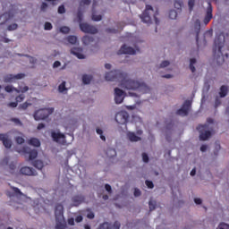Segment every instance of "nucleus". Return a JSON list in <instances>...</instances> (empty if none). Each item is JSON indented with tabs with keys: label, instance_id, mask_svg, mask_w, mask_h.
Returning a JSON list of instances; mask_svg holds the SVG:
<instances>
[{
	"label": "nucleus",
	"instance_id": "4468645a",
	"mask_svg": "<svg viewBox=\"0 0 229 229\" xmlns=\"http://www.w3.org/2000/svg\"><path fill=\"white\" fill-rule=\"evenodd\" d=\"M213 9H212V3L208 2V7H207V11H206V15L204 18V24L207 26V24H208V22H210V21H212V14Z\"/></svg>",
	"mask_w": 229,
	"mask_h": 229
},
{
	"label": "nucleus",
	"instance_id": "4d7b16f0",
	"mask_svg": "<svg viewBox=\"0 0 229 229\" xmlns=\"http://www.w3.org/2000/svg\"><path fill=\"white\" fill-rule=\"evenodd\" d=\"M17 105H19L16 101L15 102H10L7 106L11 108H17Z\"/></svg>",
	"mask_w": 229,
	"mask_h": 229
},
{
	"label": "nucleus",
	"instance_id": "a18cd8bd",
	"mask_svg": "<svg viewBox=\"0 0 229 229\" xmlns=\"http://www.w3.org/2000/svg\"><path fill=\"white\" fill-rule=\"evenodd\" d=\"M148 207H149V210L153 211L157 208V203L155 201H153V200H150L148 202Z\"/></svg>",
	"mask_w": 229,
	"mask_h": 229
},
{
	"label": "nucleus",
	"instance_id": "338daca9",
	"mask_svg": "<svg viewBox=\"0 0 229 229\" xmlns=\"http://www.w3.org/2000/svg\"><path fill=\"white\" fill-rule=\"evenodd\" d=\"M45 10H47V3H42L41 12H45Z\"/></svg>",
	"mask_w": 229,
	"mask_h": 229
},
{
	"label": "nucleus",
	"instance_id": "bf43d9fd",
	"mask_svg": "<svg viewBox=\"0 0 229 229\" xmlns=\"http://www.w3.org/2000/svg\"><path fill=\"white\" fill-rule=\"evenodd\" d=\"M0 42H4V44H8V42H10V39L6 37H0Z\"/></svg>",
	"mask_w": 229,
	"mask_h": 229
},
{
	"label": "nucleus",
	"instance_id": "603ef678",
	"mask_svg": "<svg viewBox=\"0 0 229 229\" xmlns=\"http://www.w3.org/2000/svg\"><path fill=\"white\" fill-rule=\"evenodd\" d=\"M120 228H121V223H119L118 221H115L112 225V229H120Z\"/></svg>",
	"mask_w": 229,
	"mask_h": 229
},
{
	"label": "nucleus",
	"instance_id": "a878e982",
	"mask_svg": "<svg viewBox=\"0 0 229 229\" xmlns=\"http://www.w3.org/2000/svg\"><path fill=\"white\" fill-rule=\"evenodd\" d=\"M106 154L108 158H114V157L117 156V152L114 148H107Z\"/></svg>",
	"mask_w": 229,
	"mask_h": 229
},
{
	"label": "nucleus",
	"instance_id": "79ce46f5",
	"mask_svg": "<svg viewBox=\"0 0 229 229\" xmlns=\"http://www.w3.org/2000/svg\"><path fill=\"white\" fill-rule=\"evenodd\" d=\"M196 24L198 26V31H197V35H196V40L198 42V40H199V28L201 27L199 20L196 21Z\"/></svg>",
	"mask_w": 229,
	"mask_h": 229
},
{
	"label": "nucleus",
	"instance_id": "37998d69",
	"mask_svg": "<svg viewBox=\"0 0 229 229\" xmlns=\"http://www.w3.org/2000/svg\"><path fill=\"white\" fill-rule=\"evenodd\" d=\"M59 92H65L67 90V88H65V81H63L59 87H58Z\"/></svg>",
	"mask_w": 229,
	"mask_h": 229
},
{
	"label": "nucleus",
	"instance_id": "4c0bfd02",
	"mask_svg": "<svg viewBox=\"0 0 229 229\" xmlns=\"http://www.w3.org/2000/svg\"><path fill=\"white\" fill-rule=\"evenodd\" d=\"M44 30H46V31H51V30H53V24L49 21L45 22Z\"/></svg>",
	"mask_w": 229,
	"mask_h": 229
},
{
	"label": "nucleus",
	"instance_id": "a211bd4d",
	"mask_svg": "<svg viewBox=\"0 0 229 229\" xmlns=\"http://www.w3.org/2000/svg\"><path fill=\"white\" fill-rule=\"evenodd\" d=\"M55 217L59 219H64V206L62 204H57L55 210Z\"/></svg>",
	"mask_w": 229,
	"mask_h": 229
},
{
	"label": "nucleus",
	"instance_id": "39448f33",
	"mask_svg": "<svg viewBox=\"0 0 229 229\" xmlns=\"http://www.w3.org/2000/svg\"><path fill=\"white\" fill-rule=\"evenodd\" d=\"M155 10L153 9V6L148 4L146 5V9L143 12V13L140 15V19L142 22L145 24H151V14L154 13Z\"/></svg>",
	"mask_w": 229,
	"mask_h": 229
},
{
	"label": "nucleus",
	"instance_id": "c85d7f7f",
	"mask_svg": "<svg viewBox=\"0 0 229 229\" xmlns=\"http://www.w3.org/2000/svg\"><path fill=\"white\" fill-rule=\"evenodd\" d=\"M4 90H5V92H13V90H14V91L17 92L18 94L21 93V91H20L19 89H15V88H14L13 86H12V85H7V86H5Z\"/></svg>",
	"mask_w": 229,
	"mask_h": 229
},
{
	"label": "nucleus",
	"instance_id": "2eb2a0df",
	"mask_svg": "<svg viewBox=\"0 0 229 229\" xmlns=\"http://www.w3.org/2000/svg\"><path fill=\"white\" fill-rule=\"evenodd\" d=\"M117 55H135V49H133V47H131L123 45L121 47Z\"/></svg>",
	"mask_w": 229,
	"mask_h": 229
},
{
	"label": "nucleus",
	"instance_id": "72a5a7b5",
	"mask_svg": "<svg viewBox=\"0 0 229 229\" xmlns=\"http://www.w3.org/2000/svg\"><path fill=\"white\" fill-rule=\"evenodd\" d=\"M196 4V0H189L188 1V6H189V11L192 12L194 10V5Z\"/></svg>",
	"mask_w": 229,
	"mask_h": 229
},
{
	"label": "nucleus",
	"instance_id": "e2e57ef3",
	"mask_svg": "<svg viewBox=\"0 0 229 229\" xmlns=\"http://www.w3.org/2000/svg\"><path fill=\"white\" fill-rule=\"evenodd\" d=\"M140 194H141V192H140V190H139V189H135L134 190V196L136 197V198H139V196H140Z\"/></svg>",
	"mask_w": 229,
	"mask_h": 229
},
{
	"label": "nucleus",
	"instance_id": "6e6552de",
	"mask_svg": "<svg viewBox=\"0 0 229 229\" xmlns=\"http://www.w3.org/2000/svg\"><path fill=\"white\" fill-rule=\"evenodd\" d=\"M20 153H23L24 155H29V161L35 160L37 157H38V152L37 149H31L30 147L25 146L21 148Z\"/></svg>",
	"mask_w": 229,
	"mask_h": 229
},
{
	"label": "nucleus",
	"instance_id": "0eeeda50",
	"mask_svg": "<svg viewBox=\"0 0 229 229\" xmlns=\"http://www.w3.org/2000/svg\"><path fill=\"white\" fill-rule=\"evenodd\" d=\"M130 114L126 111H120L115 114V121L118 124H126Z\"/></svg>",
	"mask_w": 229,
	"mask_h": 229
},
{
	"label": "nucleus",
	"instance_id": "0e129e2a",
	"mask_svg": "<svg viewBox=\"0 0 229 229\" xmlns=\"http://www.w3.org/2000/svg\"><path fill=\"white\" fill-rule=\"evenodd\" d=\"M105 189L107 192L111 193L112 192V186L110 184H106Z\"/></svg>",
	"mask_w": 229,
	"mask_h": 229
},
{
	"label": "nucleus",
	"instance_id": "58836bf2",
	"mask_svg": "<svg viewBox=\"0 0 229 229\" xmlns=\"http://www.w3.org/2000/svg\"><path fill=\"white\" fill-rule=\"evenodd\" d=\"M31 104L25 102L19 106V110H27L28 106H30Z\"/></svg>",
	"mask_w": 229,
	"mask_h": 229
},
{
	"label": "nucleus",
	"instance_id": "6e6d98bb",
	"mask_svg": "<svg viewBox=\"0 0 229 229\" xmlns=\"http://www.w3.org/2000/svg\"><path fill=\"white\" fill-rule=\"evenodd\" d=\"M80 4L81 6H83V4H86L87 6H89V4H90V0H81Z\"/></svg>",
	"mask_w": 229,
	"mask_h": 229
},
{
	"label": "nucleus",
	"instance_id": "c756f323",
	"mask_svg": "<svg viewBox=\"0 0 229 229\" xmlns=\"http://www.w3.org/2000/svg\"><path fill=\"white\" fill-rule=\"evenodd\" d=\"M67 40L69 44L74 45L78 42V38L76 36H68Z\"/></svg>",
	"mask_w": 229,
	"mask_h": 229
},
{
	"label": "nucleus",
	"instance_id": "4be33fe9",
	"mask_svg": "<svg viewBox=\"0 0 229 229\" xmlns=\"http://www.w3.org/2000/svg\"><path fill=\"white\" fill-rule=\"evenodd\" d=\"M127 137L131 142H139V140H141V138L137 136L135 132H131V131L127 132Z\"/></svg>",
	"mask_w": 229,
	"mask_h": 229
},
{
	"label": "nucleus",
	"instance_id": "c9c22d12",
	"mask_svg": "<svg viewBox=\"0 0 229 229\" xmlns=\"http://www.w3.org/2000/svg\"><path fill=\"white\" fill-rule=\"evenodd\" d=\"M25 98H26V96H24V95H19V96H17L16 98H15V101H16V103L19 105V103H22V101H24V99H25Z\"/></svg>",
	"mask_w": 229,
	"mask_h": 229
},
{
	"label": "nucleus",
	"instance_id": "7c9ffc66",
	"mask_svg": "<svg viewBox=\"0 0 229 229\" xmlns=\"http://www.w3.org/2000/svg\"><path fill=\"white\" fill-rule=\"evenodd\" d=\"M98 229H112V224L106 222L101 224Z\"/></svg>",
	"mask_w": 229,
	"mask_h": 229
},
{
	"label": "nucleus",
	"instance_id": "f8f14e48",
	"mask_svg": "<svg viewBox=\"0 0 229 229\" xmlns=\"http://www.w3.org/2000/svg\"><path fill=\"white\" fill-rule=\"evenodd\" d=\"M22 78H26V74L24 73H17L14 74H7L4 77V81L5 83H12L13 81H15V80H22Z\"/></svg>",
	"mask_w": 229,
	"mask_h": 229
},
{
	"label": "nucleus",
	"instance_id": "473e14b6",
	"mask_svg": "<svg viewBox=\"0 0 229 229\" xmlns=\"http://www.w3.org/2000/svg\"><path fill=\"white\" fill-rule=\"evenodd\" d=\"M92 21H95V22H99V21H101V19H103V16H101V14L97 15L96 13H92L91 16Z\"/></svg>",
	"mask_w": 229,
	"mask_h": 229
},
{
	"label": "nucleus",
	"instance_id": "8fccbe9b",
	"mask_svg": "<svg viewBox=\"0 0 229 229\" xmlns=\"http://www.w3.org/2000/svg\"><path fill=\"white\" fill-rule=\"evenodd\" d=\"M12 190L13 191V192H15V194H19L20 196H22V191H21L19 188L12 187Z\"/></svg>",
	"mask_w": 229,
	"mask_h": 229
},
{
	"label": "nucleus",
	"instance_id": "423d86ee",
	"mask_svg": "<svg viewBox=\"0 0 229 229\" xmlns=\"http://www.w3.org/2000/svg\"><path fill=\"white\" fill-rule=\"evenodd\" d=\"M51 137L54 142H57V144H62L63 146H65V144H67V140H65V134L62 132H56L55 131H52Z\"/></svg>",
	"mask_w": 229,
	"mask_h": 229
},
{
	"label": "nucleus",
	"instance_id": "20e7f679",
	"mask_svg": "<svg viewBox=\"0 0 229 229\" xmlns=\"http://www.w3.org/2000/svg\"><path fill=\"white\" fill-rule=\"evenodd\" d=\"M197 130L199 132L200 140H208L212 137V131H207L208 130V124H200L197 127Z\"/></svg>",
	"mask_w": 229,
	"mask_h": 229
},
{
	"label": "nucleus",
	"instance_id": "69168bd1",
	"mask_svg": "<svg viewBox=\"0 0 229 229\" xmlns=\"http://www.w3.org/2000/svg\"><path fill=\"white\" fill-rule=\"evenodd\" d=\"M62 65V63L60 61H55L53 64L54 69H56L57 67H60Z\"/></svg>",
	"mask_w": 229,
	"mask_h": 229
},
{
	"label": "nucleus",
	"instance_id": "5701e85b",
	"mask_svg": "<svg viewBox=\"0 0 229 229\" xmlns=\"http://www.w3.org/2000/svg\"><path fill=\"white\" fill-rule=\"evenodd\" d=\"M30 146H34V148H40V140L37 138H31L29 140Z\"/></svg>",
	"mask_w": 229,
	"mask_h": 229
},
{
	"label": "nucleus",
	"instance_id": "f03ea898",
	"mask_svg": "<svg viewBox=\"0 0 229 229\" xmlns=\"http://www.w3.org/2000/svg\"><path fill=\"white\" fill-rule=\"evenodd\" d=\"M214 44V56L216 57L217 64L223 65V64H225V56L223 55V52L221 51V49H223L225 46V33L221 32L220 34L216 35Z\"/></svg>",
	"mask_w": 229,
	"mask_h": 229
},
{
	"label": "nucleus",
	"instance_id": "2f4dec72",
	"mask_svg": "<svg viewBox=\"0 0 229 229\" xmlns=\"http://www.w3.org/2000/svg\"><path fill=\"white\" fill-rule=\"evenodd\" d=\"M194 64H196V58H191L190 60V69L191 72H196V67H194Z\"/></svg>",
	"mask_w": 229,
	"mask_h": 229
},
{
	"label": "nucleus",
	"instance_id": "a19ab883",
	"mask_svg": "<svg viewBox=\"0 0 229 229\" xmlns=\"http://www.w3.org/2000/svg\"><path fill=\"white\" fill-rule=\"evenodd\" d=\"M97 133L98 135H100V139L101 140H106V138L105 137V135H103V130L99 129V128H97Z\"/></svg>",
	"mask_w": 229,
	"mask_h": 229
},
{
	"label": "nucleus",
	"instance_id": "052dcab7",
	"mask_svg": "<svg viewBox=\"0 0 229 229\" xmlns=\"http://www.w3.org/2000/svg\"><path fill=\"white\" fill-rule=\"evenodd\" d=\"M65 12V6L60 5L58 7V13H64Z\"/></svg>",
	"mask_w": 229,
	"mask_h": 229
},
{
	"label": "nucleus",
	"instance_id": "864d4df0",
	"mask_svg": "<svg viewBox=\"0 0 229 229\" xmlns=\"http://www.w3.org/2000/svg\"><path fill=\"white\" fill-rule=\"evenodd\" d=\"M145 183L148 189H153V187H155V184H153V182L151 181H146Z\"/></svg>",
	"mask_w": 229,
	"mask_h": 229
},
{
	"label": "nucleus",
	"instance_id": "ea45409f",
	"mask_svg": "<svg viewBox=\"0 0 229 229\" xmlns=\"http://www.w3.org/2000/svg\"><path fill=\"white\" fill-rule=\"evenodd\" d=\"M69 31H71V29L67 26H63L60 28L61 33H64L65 35H67V33H69Z\"/></svg>",
	"mask_w": 229,
	"mask_h": 229
},
{
	"label": "nucleus",
	"instance_id": "393cba45",
	"mask_svg": "<svg viewBox=\"0 0 229 229\" xmlns=\"http://www.w3.org/2000/svg\"><path fill=\"white\" fill-rule=\"evenodd\" d=\"M91 81H92V75H87V74L82 75V82L84 83V85H89L90 84Z\"/></svg>",
	"mask_w": 229,
	"mask_h": 229
},
{
	"label": "nucleus",
	"instance_id": "49530a36",
	"mask_svg": "<svg viewBox=\"0 0 229 229\" xmlns=\"http://www.w3.org/2000/svg\"><path fill=\"white\" fill-rule=\"evenodd\" d=\"M157 15H158V11H156L153 14V17L157 26L160 24V21L158 20Z\"/></svg>",
	"mask_w": 229,
	"mask_h": 229
},
{
	"label": "nucleus",
	"instance_id": "f3484780",
	"mask_svg": "<svg viewBox=\"0 0 229 229\" xmlns=\"http://www.w3.org/2000/svg\"><path fill=\"white\" fill-rule=\"evenodd\" d=\"M72 55H74V56H77L79 60H84L85 55H83V49L81 47H73L71 49Z\"/></svg>",
	"mask_w": 229,
	"mask_h": 229
},
{
	"label": "nucleus",
	"instance_id": "680f3d73",
	"mask_svg": "<svg viewBox=\"0 0 229 229\" xmlns=\"http://www.w3.org/2000/svg\"><path fill=\"white\" fill-rule=\"evenodd\" d=\"M87 217L88 219H94L95 217V215H94V212L90 211L87 214Z\"/></svg>",
	"mask_w": 229,
	"mask_h": 229
},
{
	"label": "nucleus",
	"instance_id": "7ed1b4c3",
	"mask_svg": "<svg viewBox=\"0 0 229 229\" xmlns=\"http://www.w3.org/2000/svg\"><path fill=\"white\" fill-rule=\"evenodd\" d=\"M53 112H55V108L53 107L39 109L34 113V119L35 121H44V119H47Z\"/></svg>",
	"mask_w": 229,
	"mask_h": 229
},
{
	"label": "nucleus",
	"instance_id": "dca6fc26",
	"mask_svg": "<svg viewBox=\"0 0 229 229\" xmlns=\"http://www.w3.org/2000/svg\"><path fill=\"white\" fill-rule=\"evenodd\" d=\"M0 140L3 142L6 149H10V148H12V140L8 138V134L0 133Z\"/></svg>",
	"mask_w": 229,
	"mask_h": 229
},
{
	"label": "nucleus",
	"instance_id": "aec40b11",
	"mask_svg": "<svg viewBox=\"0 0 229 229\" xmlns=\"http://www.w3.org/2000/svg\"><path fill=\"white\" fill-rule=\"evenodd\" d=\"M55 229H65L67 228V224H65V221L63 218L55 217Z\"/></svg>",
	"mask_w": 229,
	"mask_h": 229
},
{
	"label": "nucleus",
	"instance_id": "ddd939ff",
	"mask_svg": "<svg viewBox=\"0 0 229 229\" xmlns=\"http://www.w3.org/2000/svg\"><path fill=\"white\" fill-rule=\"evenodd\" d=\"M124 101V92L119 88L114 89V102L116 105H121Z\"/></svg>",
	"mask_w": 229,
	"mask_h": 229
},
{
	"label": "nucleus",
	"instance_id": "b1692460",
	"mask_svg": "<svg viewBox=\"0 0 229 229\" xmlns=\"http://www.w3.org/2000/svg\"><path fill=\"white\" fill-rule=\"evenodd\" d=\"M94 42V38L91 36H84L82 38V43L84 46H89V44H92Z\"/></svg>",
	"mask_w": 229,
	"mask_h": 229
},
{
	"label": "nucleus",
	"instance_id": "5fc2aeb1",
	"mask_svg": "<svg viewBox=\"0 0 229 229\" xmlns=\"http://www.w3.org/2000/svg\"><path fill=\"white\" fill-rule=\"evenodd\" d=\"M169 61H163L161 64H160V68L161 69H164L165 67H167L169 65Z\"/></svg>",
	"mask_w": 229,
	"mask_h": 229
},
{
	"label": "nucleus",
	"instance_id": "1a4fd4ad",
	"mask_svg": "<svg viewBox=\"0 0 229 229\" xmlns=\"http://www.w3.org/2000/svg\"><path fill=\"white\" fill-rule=\"evenodd\" d=\"M191 105H192V102L191 100L184 101L182 108L177 110L176 112L177 115H182V116L189 115V110H191Z\"/></svg>",
	"mask_w": 229,
	"mask_h": 229
},
{
	"label": "nucleus",
	"instance_id": "6ab92c4d",
	"mask_svg": "<svg viewBox=\"0 0 229 229\" xmlns=\"http://www.w3.org/2000/svg\"><path fill=\"white\" fill-rule=\"evenodd\" d=\"M74 207H79L85 201V197L83 195H77L72 199Z\"/></svg>",
	"mask_w": 229,
	"mask_h": 229
},
{
	"label": "nucleus",
	"instance_id": "13d9d810",
	"mask_svg": "<svg viewBox=\"0 0 229 229\" xmlns=\"http://www.w3.org/2000/svg\"><path fill=\"white\" fill-rule=\"evenodd\" d=\"M18 90L24 94V92H28V90H30V88L28 86H25L23 88H20V89H18Z\"/></svg>",
	"mask_w": 229,
	"mask_h": 229
},
{
	"label": "nucleus",
	"instance_id": "f257e3e1",
	"mask_svg": "<svg viewBox=\"0 0 229 229\" xmlns=\"http://www.w3.org/2000/svg\"><path fill=\"white\" fill-rule=\"evenodd\" d=\"M105 78L106 81H119L120 87L126 90H139L144 94L148 89L146 84L129 79L128 73L121 72L120 70L106 72Z\"/></svg>",
	"mask_w": 229,
	"mask_h": 229
},
{
	"label": "nucleus",
	"instance_id": "9b49d317",
	"mask_svg": "<svg viewBox=\"0 0 229 229\" xmlns=\"http://www.w3.org/2000/svg\"><path fill=\"white\" fill-rule=\"evenodd\" d=\"M20 174H22L23 176H37V174H38L37 173V170H35V168L33 167L22 166L20 169Z\"/></svg>",
	"mask_w": 229,
	"mask_h": 229
},
{
	"label": "nucleus",
	"instance_id": "bb28decb",
	"mask_svg": "<svg viewBox=\"0 0 229 229\" xmlns=\"http://www.w3.org/2000/svg\"><path fill=\"white\" fill-rule=\"evenodd\" d=\"M220 98H226V95L228 94V87L226 86H222L220 88Z\"/></svg>",
	"mask_w": 229,
	"mask_h": 229
},
{
	"label": "nucleus",
	"instance_id": "f704fd0d",
	"mask_svg": "<svg viewBox=\"0 0 229 229\" xmlns=\"http://www.w3.org/2000/svg\"><path fill=\"white\" fill-rule=\"evenodd\" d=\"M176 17H178V13L175 10H171L169 12V18L174 20Z\"/></svg>",
	"mask_w": 229,
	"mask_h": 229
},
{
	"label": "nucleus",
	"instance_id": "3c124183",
	"mask_svg": "<svg viewBox=\"0 0 229 229\" xmlns=\"http://www.w3.org/2000/svg\"><path fill=\"white\" fill-rule=\"evenodd\" d=\"M217 229H229V225L225 224V223H221V224L218 225V228H217Z\"/></svg>",
	"mask_w": 229,
	"mask_h": 229
},
{
	"label": "nucleus",
	"instance_id": "412c9836",
	"mask_svg": "<svg viewBox=\"0 0 229 229\" xmlns=\"http://www.w3.org/2000/svg\"><path fill=\"white\" fill-rule=\"evenodd\" d=\"M10 19H12V14H10V13H5L0 15V25L6 24Z\"/></svg>",
	"mask_w": 229,
	"mask_h": 229
},
{
	"label": "nucleus",
	"instance_id": "09e8293b",
	"mask_svg": "<svg viewBox=\"0 0 229 229\" xmlns=\"http://www.w3.org/2000/svg\"><path fill=\"white\" fill-rule=\"evenodd\" d=\"M142 160L143 162H145V164H148V162H149V157H148V154L146 153L142 154Z\"/></svg>",
	"mask_w": 229,
	"mask_h": 229
},
{
	"label": "nucleus",
	"instance_id": "e433bc0d",
	"mask_svg": "<svg viewBox=\"0 0 229 229\" xmlns=\"http://www.w3.org/2000/svg\"><path fill=\"white\" fill-rule=\"evenodd\" d=\"M183 5V2L182 1H175L174 4V8H176V10H182V6Z\"/></svg>",
	"mask_w": 229,
	"mask_h": 229
},
{
	"label": "nucleus",
	"instance_id": "c03bdc74",
	"mask_svg": "<svg viewBox=\"0 0 229 229\" xmlns=\"http://www.w3.org/2000/svg\"><path fill=\"white\" fill-rule=\"evenodd\" d=\"M17 28H19V25H17V23H13L7 27V30L8 31H14Z\"/></svg>",
	"mask_w": 229,
	"mask_h": 229
},
{
	"label": "nucleus",
	"instance_id": "774afa93",
	"mask_svg": "<svg viewBox=\"0 0 229 229\" xmlns=\"http://www.w3.org/2000/svg\"><path fill=\"white\" fill-rule=\"evenodd\" d=\"M106 33H117V30L115 29H106Z\"/></svg>",
	"mask_w": 229,
	"mask_h": 229
},
{
	"label": "nucleus",
	"instance_id": "9d476101",
	"mask_svg": "<svg viewBox=\"0 0 229 229\" xmlns=\"http://www.w3.org/2000/svg\"><path fill=\"white\" fill-rule=\"evenodd\" d=\"M80 28L83 33H89L90 35H96V33H98V29L88 23H81Z\"/></svg>",
	"mask_w": 229,
	"mask_h": 229
},
{
	"label": "nucleus",
	"instance_id": "cd10ccee",
	"mask_svg": "<svg viewBox=\"0 0 229 229\" xmlns=\"http://www.w3.org/2000/svg\"><path fill=\"white\" fill-rule=\"evenodd\" d=\"M33 165L36 169H42L44 167V162L42 160H36L33 162Z\"/></svg>",
	"mask_w": 229,
	"mask_h": 229
},
{
	"label": "nucleus",
	"instance_id": "de8ad7c7",
	"mask_svg": "<svg viewBox=\"0 0 229 229\" xmlns=\"http://www.w3.org/2000/svg\"><path fill=\"white\" fill-rule=\"evenodd\" d=\"M15 141L17 142V144H24V138L18 136L16 137Z\"/></svg>",
	"mask_w": 229,
	"mask_h": 229
}]
</instances>
